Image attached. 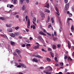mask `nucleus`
<instances>
[{"label":"nucleus","instance_id":"nucleus-63","mask_svg":"<svg viewBox=\"0 0 74 74\" xmlns=\"http://www.w3.org/2000/svg\"><path fill=\"white\" fill-rule=\"evenodd\" d=\"M59 74H62V72H59L58 73Z\"/></svg>","mask_w":74,"mask_h":74},{"label":"nucleus","instance_id":"nucleus-41","mask_svg":"<svg viewBox=\"0 0 74 74\" xmlns=\"http://www.w3.org/2000/svg\"><path fill=\"white\" fill-rule=\"evenodd\" d=\"M67 20L68 21H70V20H72V19L71 18H68L67 19Z\"/></svg>","mask_w":74,"mask_h":74},{"label":"nucleus","instance_id":"nucleus-24","mask_svg":"<svg viewBox=\"0 0 74 74\" xmlns=\"http://www.w3.org/2000/svg\"><path fill=\"white\" fill-rule=\"evenodd\" d=\"M58 39V38L57 37H53V40H54V41Z\"/></svg>","mask_w":74,"mask_h":74},{"label":"nucleus","instance_id":"nucleus-39","mask_svg":"<svg viewBox=\"0 0 74 74\" xmlns=\"http://www.w3.org/2000/svg\"><path fill=\"white\" fill-rule=\"evenodd\" d=\"M10 43L12 45H14L15 44V42H10Z\"/></svg>","mask_w":74,"mask_h":74},{"label":"nucleus","instance_id":"nucleus-22","mask_svg":"<svg viewBox=\"0 0 74 74\" xmlns=\"http://www.w3.org/2000/svg\"><path fill=\"white\" fill-rule=\"evenodd\" d=\"M45 12H46L48 13H50V11L49 10H46L45 11Z\"/></svg>","mask_w":74,"mask_h":74},{"label":"nucleus","instance_id":"nucleus-40","mask_svg":"<svg viewBox=\"0 0 74 74\" xmlns=\"http://www.w3.org/2000/svg\"><path fill=\"white\" fill-rule=\"evenodd\" d=\"M33 21L34 22H36V18H33Z\"/></svg>","mask_w":74,"mask_h":74},{"label":"nucleus","instance_id":"nucleus-34","mask_svg":"<svg viewBox=\"0 0 74 74\" xmlns=\"http://www.w3.org/2000/svg\"><path fill=\"white\" fill-rule=\"evenodd\" d=\"M64 63L63 62H61L60 63V66H63V65Z\"/></svg>","mask_w":74,"mask_h":74},{"label":"nucleus","instance_id":"nucleus-38","mask_svg":"<svg viewBox=\"0 0 74 74\" xmlns=\"http://www.w3.org/2000/svg\"><path fill=\"white\" fill-rule=\"evenodd\" d=\"M57 47L58 48H60V47H61V45L60 44L58 45Z\"/></svg>","mask_w":74,"mask_h":74},{"label":"nucleus","instance_id":"nucleus-48","mask_svg":"<svg viewBox=\"0 0 74 74\" xmlns=\"http://www.w3.org/2000/svg\"><path fill=\"white\" fill-rule=\"evenodd\" d=\"M68 2V0H64V2L66 3H67Z\"/></svg>","mask_w":74,"mask_h":74},{"label":"nucleus","instance_id":"nucleus-10","mask_svg":"<svg viewBox=\"0 0 74 74\" xmlns=\"http://www.w3.org/2000/svg\"><path fill=\"white\" fill-rule=\"evenodd\" d=\"M40 15L41 16V17L42 18L45 17V14L43 13H41L40 14Z\"/></svg>","mask_w":74,"mask_h":74},{"label":"nucleus","instance_id":"nucleus-7","mask_svg":"<svg viewBox=\"0 0 74 74\" xmlns=\"http://www.w3.org/2000/svg\"><path fill=\"white\" fill-rule=\"evenodd\" d=\"M56 11L57 12L56 14H57L59 16V14L58 13H59V10L57 8V7H56Z\"/></svg>","mask_w":74,"mask_h":74},{"label":"nucleus","instance_id":"nucleus-21","mask_svg":"<svg viewBox=\"0 0 74 74\" xmlns=\"http://www.w3.org/2000/svg\"><path fill=\"white\" fill-rule=\"evenodd\" d=\"M71 30L72 31L74 30V25H72L71 28Z\"/></svg>","mask_w":74,"mask_h":74},{"label":"nucleus","instance_id":"nucleus-62","mask_svg":"<svg viewBox=\"0 0 74 74\" xmlns=\"http://www.w3.org/2000/svg\"><path fill=\"white\" fill-rule=\"evenodd\" d=\"M47 34L49 36H51V34H50L49 33H47Z\"/></svg>","mask_w":74,"mask_h":74},{"label":"nucleus","instance_id":"nucleus-1","mask_svg":"<svg viewBox=\"0 0 74 74\" xmlns=\"http://www.w3.org/2000/svg\"><path fill=\"white\" fill-rule=\"evenodd\" d=\"M69 3H66L65 5L64 10V13H66L69 8Z\"/></svg>","mask_w":74,"mask_h":74},{"label":"nucleus","instance_id":"nucleus-36","mask_svg":"<svg viewBox=\"0 0 74 74\" xmlns=\"http://www.w3.org/2000/svg\"><path fill=\"white\" fill-rule=\"evenodd\" d=\"M19 28V27H15V29L16 30H18V29Z\"/></svg>","mask_w":74,"mask_h":74},{"label":"nucleus","instance_id":"nucleus-33","mask_svg":"<svg viewBox=\"0 0 74 74\" xmlns=\"http://www.w3.org/2000/svg\"><path fill=\"white\" fill-rule=\"evenodd\" d=\"M26 47H28V46L30 47V46H31V45H30V44H28L26 45Z\"/></svg>","mask_w":74,"mask_h":74},{"label":"nucleus","instance_id":"nucleus-53","mask_svg":"<svg viewBox=\"0 0 74 74\" xmlns=\"http://www.w3.org/2000/svg\"><path fill=\"white\" fill-rule=\"evenodd\" d=\"M32 22H33V24H34L35 26H36V24L34 22V21H33Z\"/></svg>","mask_w":74,"mask_h":74},{"label":"nucleus","instance_id":"nucleus-23","mask_svg":"<svg viewBox=\"0 0 74 74\" xmlns=\"http://www.w3.org/2000/svg\"><path fill=\"white\" fill-rule=\"evenodd\" d=\"M6 26L7 27H11L12 26V25L11 24H10L9 25H7V24H6Z\"/></svg>","mask_w":74,"mask_h":74},{"label":"nucleus","instance_id":"nucleus-31","mask_svg":"<svg viewBox=\"0 0 74 74\" xmlns=\"http://www.w3.org/2000/svg\"><path fill=\"white\" fill-rule=\"evenodd\" d=\"M51 22H52V23H54V21L53 20V18H52L51 19Z\"/></svg>","mask_w":74,"mask_h":74},{"label":"nucleus","instance_id":"nucleus-43","mask_svg":"<svg viewBox=\"0 0 74 74\" xmlns=\"http://www.w3.org/2000/svg\"><path fill=\"white\" fill-rule=\"evenodd\" d=\"M9 32H12V30L11 29H9Z\"/></svg>","mask_w":74,"mask_h":74},{"label":"nucleus","instance_id":"nucleus-12","mask_svg":"<svg viewBox=\"0 0 74 74\" xmlns=\"http://www.w3.org/2000/svg\"><path fill=\"white\" fill-rule=\"evenodd\" d=\"M24 0H19L20 4H22L23 3Z\"/></svg>","mask_w":74,"mask_h":74},{"label":"nucleus","instance_id":"nucleus-29","mask_svg":"<svg viewBox=\"0 0 74 74\" xmlns=\"http://www.w3.org/2000/svg\"><path fill=\"white\" fill-rule=\"evenodd\" d=\"M47 60L48 62H50L51 61V60L50 58H47Z\"/></svg>","mask_w":74,"mask_h":74},{"label":"nucleus","instance_id":"nucleus-25","mask_svg":"<svg viewBox=\"0 0 74 74\" xmlns=\"http://www.w3.org/2000/svg\"><path fill=\"white\" fill-rule=\"evenodd\" d=\"M50 20V16H48V19H47V22L48 23V22H49V20Z\"/></svg>","mask_w":74,"mask_h":74},{"label":"nucleus","instance_id":"nucleus-61","mask_svg":"<svg viewBox=\"0 0 74 74\" xmlns=\"http://www.w3.org/2000/svg\"><path fill=\"white\" fill-rule=\"evenodd\" d=\"M42 51L43 52H44L45 51V50L44 49H42Z\"/></svg>","mask_w":74,"mask_h":74},{"label":"nucleus","instance_id":"nucleus-17","mask_svg":"<svg viewBox=\"0 0 74 74\" xmlns=\"http://www.w3.org/2000/svg\"><path fill=\"white\" fill-rule=\"evenodd\" d=\"M26 9V8L25 7V6L24 5H23V6L22 7V10L23 11H24Z\"/></svg>","mask_w":74,"mask_h":74},{"label":"nucleus","instance_id":"nucleus-20","mask_svg":"<svg viewBox=\"0 0 74 74\" xmlns=\"http://www.w3.org/2000/svg\"><path fill=\"white\" fill-rule=\"evenodd\" d=\"M6 18H4V17H0V19L4 20Z\"/></svg>","mask_w":74,"mask_h":74},{"label":"nucleus","instance_id":"nucleus-16","mask_svg":"<svg viewBox=\"0 0 74 74\" xmlns=\"http://www.w3.org/2000/svg\"><path fill=\"white\" fill-rule=\"evenodd\" d=\"M52 47H53V49H56V45H53V46H52Z\"/></svg>","mask_w":74,"mask_h":74},{"label":"nucleus","instance_id":"nucleus-64","mask_svg":"<svg viewBox=\"0 0 74 74\" xmlns=\"http://www.w3.org/2000/svg\"><path fill=\"white\" fill-rule=\"evenodd\" d=\"M18 74H23V73H22V72H19Z\"/></svg>","mask_w":74,"mask_h":74},{"label":"nucleus","instance_id":"nucleus-46","mask_svg":"<svg viewBox=\"0 0 74 74\" xmlns=\"http://www.w3.org/2000/svg\"><path fill=\"white\" fill-rule=\"evenodd\" d=\"M51 26L52 25H51V24H50V25H49L48 26V28H49L51 27Z\"/></svg>","mask_w":74,"mask_h":74},{"label":"nucleus","instance_id":"nucleus-6","mask_svg":"<svg viewBox=\"0 0 74 74\" xmlns=\"http://www.w3.org/2000/svg\"><path fill=\"white\" fill-rule=\"evenodd\" d=\"M39 33L40 34H42V35H44V36H46V34H45L44 33H43V32H42V31H41Z\"/></svg>","mask_w":74,"mask_h":74},{"label":"nucleus","instance_id":"nucleus-26","mask_svg":"<svg viewBox=\"0 0 74 74\" xmlns=\"http://www.w3.org/2000/svg\"><path fill=\"white\" fill-rule=\"evenodd\" d=\"M49 5L48 4H47L45 6V7L47 8H49Z\"/></svg>","mask_w":74,"mask_h":74},{"label":"nucleus","instance_id":"nucleus-59","mask_svg":"<svg viewBox=\"0 0 74 74\" xmlns=\"http://www.w3.org/2000/svg\"><path fill=\"white\" fill-rule=\"evenodd\" d=\"M35 27H35V26H34V25H33V29H35Z\"/></svg>","mask_w":74,"mask_h":74},{"label":"nucleus","instance_id":"nucleus-8","mask_svg":"<svg viewBox=\"0 0 74 74\" xmlns=\"http://www.w3.org/2000/svg\"><path fill=\"white\" fill-rule=\"evenodd\" d=\"M50 53L51 54L52 58H53L54 57V54L52 52H50Z\"/></svg>","mask_w":74,"mask_h":74},{"label":"nucleus","instance_id":"nucleus-3","mask_svg":"<svg viewBox=\"0 0 74 74\" xmlns=\"http://www.w3.org/2000/svg\"><path fill=\"white\" fill-rule=\"evenodd\" d=\"M30 21L29 19L28 20V22H27V27L28 28H29V26H30Z\"/></svg>","mask_w":74,"mask_h":74},{"label":"nucleus","instance_id":"nucleus-45","mask_svg":"<svg viewBox=\"0 0 74 74\" xmlns=\"http://www.w3.org/2000/svg\"><path fill=\"white\" fill-rule=\"evenodd\" d=\"M16 1H17V0H14V1L13 3L14 4H16Z\"/></svg>","mask_w":74,"mask_h":74},{"label":"nucleus","instance_id":"nucleus-54","mask_svg":"<svg viewBox=\"0 0 74 74\" xmlns=\"http://www.w3.org/2000/svg\"><path fill=\"white\" fill-rule=\"evenodd\" d=\"M36 44L37 45V46H38L39 47V46H40V45L38 42H36Z\"/></svg>","mask_w":74,"mask_h":74},{"label":"nucleus","instance_id":"nucleus-30","mask_svg":"<svg viewBox=\"0 0 74 74\" xmlns=\"http://www.w3.org/2000/svg\"><path fill=\"white\" fill-rule=\"evenodd\" d=\"M68 60H70L71 61H72L73 60V59L70 57H68Z\"/></svg>","mask_w":74,"mask_h":74},{"label":"nucleus","instance_id":"nucleus-58","mask_svg":"<svg viewBox=\"0 0 74 74\" xmlns=\"http://www.w3.org/2000/svg\"><path fill=\"white\" fill-rule=\"evenodd\" d=\"M26 1L27 3H29V0H26Z\"/></svg>","mask_w":74,"mask_h":74},{"label":"nucleus","instance_id":"nucleus-50","mask_svg":"<svg viewBox=\"0 0 74 74\" xmlns=\"http://www.w3.org/2000/svg\"><path fill=\"white\" fill-rule=\"evenodd\" d=\"M13 7V5H10V8H11L12 7Z\"/></svg>","mask_w":74,"mask_h":74},{"label":"nucleus","instance_id":"nucleus-57","mask_svg":"<svg viewBox=\"0 0 74 74\" xmlns=\"http://www.w3.org/2000/svg\"><path fill=\"white\" fill-rule=\"evenodd\" d=\"M43 32L45 33H47V32H46V30L45 29H44L43 30Z\"/></svg>","mask_w":74,"mask_h":74},{"label":"nucleus","instance_id":"nucleus-51","mask_svg":"<svg viewBox=\"0 0 74 74\" xmlns=\"http://www.w3.org/2000/svg\"><path fill=\"white\" fill-rule=\"evenodd\" d=\"M27 11H28V10H25V11L24 13H27Z\"/></svg>","mask_w":74,"mask_h":74},{"label":"nucleus","instance_id":"nucleus-5","mask_svg":"<svg viewBox=\"0 0 74 74\" xmlns=\"http://www.w3.org/2000/svg\"><path fill=\"white\" fill-rule=\"evenodd\" d=\"M35 57L36 58H42L43 57H41L40 55H38V54H36L35 55Z\"/></svg>","mask_w":74,"mask_h":74},{"label":"nucleus","instance_id":"nucleus-32","mask_svg":"<svg viewBox=\"0 0 74 74\" xmlns=\"http://www.w3.org/2000/svg\"><path fill=\"white\" fill-rule=\"evenodd\" d=\"M14 34L16 36H18V35L19 34V33H14Z\"/></svg>","mask_w":74,"mask_h":74},{"label":"nucleus","instance_id":"nucleus-19","mask_svg":"<svg viewBox=\"0 0 74 74\" xmlns=\"http://www.w3.org/2000/svg\"><path fill=\"white\" fill-rule=\"evenodd\" d=\"M10 36H11V37H14L15 36V34H14L13 33H11L10 34Z\"/></svg>","mask_w":74,"mask_h":74},{"label":"nucleus","instance_id":"nucleus-15","mask_svg":"<svg viewBox=\"0 0 74 74\" xmlns=\"http://www.w3.org/2000/svg\"><path fill=\"white\" fill-rule=\"evenodd\" d=\"M47 71H44V73H45L46 74H51V72H47Z\"/></svg>","mask_w":74,"mask_h":74},{"label":"nucleus","instance_id":"nucleus-35","mask_svg":"<svg viewBox=\"0 0 74 74\" xmlns=\"http://www.w3.org/2000/svg\"><path fill=\"white\" fill-rule=\"evenodd\" d=\"M25 41L28 43H29L30 42L29 40H25Z\"/></svg>","mask_w":74,"mask_h":74},{"label":"nucleus","instance_id":"nucleus-27","mask_svg":"<svg viewBox=\"0 0 74 74\" xmlns=\"http://www.w3.org/2000/svg\"><path fill=\"white\" fill-rule=\"evenodd\" d=\"M48 50L49 51H52V49L49 47L48 48Z\"/></svg>","mask_w":74,"mask_h":74},{"label":"nucleus","instance_id":"nucleus-42","mask_svg":"<svg viewBox=\"0 0 74 74\" xmlns=\"http://www.w3.org/2000/svg\"><path fill=\"white\" fill-rule=\"evenodd\" d=\"M67 58H68V56H64V59H67Z\"/></svg>","mask_w":74,"mask_h":74},{"label":"nucleus","instance_id":"nucleus-56","mask_svg":"<svg viewBox=\"0 0 74 74\" xmlns=\"http://www.w3.org/2000/svg\"><path fill=\"white\" fill-rule=\"evenodd\" d=\"M60 32H61L62 31V28H61V27L60 28Z\"/></svg>","mask_w":74,"mask_h":74},{"label":"nucleus","instance_id":"nucleus-4","mask_svg":"<svg viewBox=\"0 0 74 74\" xmlns=\"http://www.w3.org/2000/svg\"><path fill=\"white\" fill-rule=\"evenodd\" d=\"M19 64H20L21 66L25 68H26V65L22 63H19Z\"/></svg>","mask_w":74,"mask_h":74},{"label":"nucleus","instance_id":"nucleus-9","mask_svg":"<svg viewBox=\"0 0 74 74\" xmlns=\"http://www.w3.org/2000/svg\"><path fill=\"white\" fill-rule=\"evenodd\" d=\"M33 61L36 62H38V60L35 58H34L32 60Z\"/></svg>","mask_w":74,"mask_h":74},{"label":"nucleus","instance_id":"nucleus-60","mask_svg":"<svg viewBox=\"0 0 74 74\" xmlns=\"http://www.w3.org/2000/svg\"><path fill=\"white\" fill-rule=\"evenodd\" d=\"M25 46L26 45L25 44H23L22 45V47H25Z\"/></svg>","mask_w":74,"mask_h":74},{"label":"nucleus","instance_id":"nucleus-13","mask_svg":"<svg viewBox=\"0 0 74 74\" xmlns=\"http://www.w3.org/2000/svg\"><path fill=\"white\" fill-rule=\"evenodd\" d=\"M39 48V46L36 45V46H35L33 48L35 49H38Z\"/></svg>","mask_w":74,"mask_h":74},{"label":"nucleus","instance_id":"nucleus-44","mask_svg":"<svg viewBox=\"0 0 74 74\" xmlns=\"http://www.w3.org/2000/svg\"><path fill=\"white\" fill-rule=\"evenodd\" d=\"M10 4H7V7L8 8H10Z\"/></svg>","mask_w":74,"mask_h":74},{"label":"nucleus","instance_id":"nucleus-28","mask_svg":"<svg viewBox=\"0 0 74 74\" xmlns=\"http://www.w3.org/2000/svg\"><path fill=\"white\" fill-rule=\"evenodd\" d=\"M2 35L3 36V37L4 38H8L7 36L5 34H3Z\"/></svg>","mask_w":74,"mask_h":74},{"label":"nucleus","instance_id":"nucleus-52","mask_svg":"<svg viewBox=\"0 0 74 74\" xmlns=\"http://www.w3.org/2000/svg\"><path fill=\"white\" fill-rule=\"evenodd\" d=\"M68 71V69H65V71L64 72H66Z\"/></svg>","mask_w":74,"mask_h":74},{"label":"nucleus","instance_id":"nucleus-11","mask_svg":"<svg viewBox=\"0 0 74 74\" xmlns=\"http://www.w3.org/2000/svg\"><path fill=\"white\" fill-rule=\"evenodd\" d=\"M16 53H18V54H20L21 53L20 51L18 50V49H16Z\"/></svg>","mask_w":74,"mask_h":74},{"label":"nucleus","instance_id":"nucleus-55","mask_svg":"<svg viewBox=\"0 0 74 74\" xmlns=\"http://www.w3.org/2000/svg\"><path fill=\"white\" fill-rule=\"evenodd\" d=\"M55 65H56V66H59V64L58 63H56L55 64Z\"/></svg>","mask_w":74,"mask_h":74},{"label":"nucleus","instance_id":"nucleus-47","mask_svg":"<svg viewBox=\"0 0 74 74\" xmlns=\"http://www.w3.org/2000/svg\"><path fill=\"white\" fill-rule=\"evenodd\" d=\"M17 67L20 68L21 67V65H18L17 66Z\"/></svg>","mask_w":74,"mask_h":74},{"label":"nucleus","instance_id":"nucleus-49","mask_svg":"<svg viewBox=\"0 0 74 74\" xmlns=\"http://www.w3.org/2000/svg\"><path fill=\"white\" fill-rule=\"evenodd\" d=\"M72 15H72V14L71 13L69 14V16L70 17H71Z\"/></svg>","mask_w":74,"mask_h":74},{"label":"nucleus","instance_id":"nucleus-18","mask_svg":"<svg viewBox=\"0 0 74 74\" xmlns=\"http://www.w3.org/2000/svg\"><path fill=\"white\" fill-rule=\"evenodd\" d=\"M68 42V48H69V49H70V48H71V45L69 44V41Z\"/></svg>","mask_w":74,"mask_h":74},{"label":"nucleus","instance_id":"nucleus-2","mask_svg":"<svg viewBox=\"0 0 74 74\" xmlns=\"http://www.w3.org/2000/svg\"><path fill=\"white\" fill-rule=\"evenodd\" d=\"M46 69H47V71L48 72H49L52 70V68L50 66H47L46 68Z\"/></svg>","mask_w":74,"mask_h":74},{"label":"nucleus","instance_id":"nucleus-14","mask_svg":"<svg viewBox=\"0 0 74 74\" xmlns=\"http://www.w3.org/2000/svg\"><path fill=\"white\" fill-rule=\"evenodd\" d=\"M39 40L41 42H43V39L42 38L40 37H38Z\"/></svg>","mask_w":74,"mask_h":74},{"label":"nucleus","instance_id":"nucleus-37","mask_svg":"<svg viewBox=\"0 0 74 74\" xmlns=\"http://www.w3.org/2000/svg\"><path fill=\"white\" fill-rule=\"evenodd\" d=\"M54 36H57V34L56 32H54Z\"/></svg>","mask_w":74,"mask_h":74}]
</instances>
